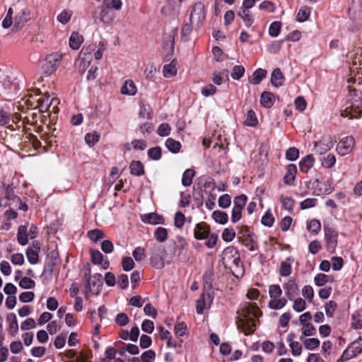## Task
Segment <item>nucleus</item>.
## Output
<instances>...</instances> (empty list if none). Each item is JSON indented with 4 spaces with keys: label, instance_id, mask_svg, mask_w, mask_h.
I'll return each instance as SVG.
<instances>
[{
    "label": "nucleus",
    "instance_id": "f257e3e1",
    "mask_svg": "<svg viewBox=\"0 0 362 362\" xmlns=\"http://www.w3.org/2000/svg\"><path fill=\"white\" fill-rule=\"evenodd\" d=\"M40 90L38 89H33L28 90L27 96L28 98L24 100L21 98V101L16 103L10 100H0V113H23L30 110L39 109L40 113H59L60 108L59 107V100L58 98L49 99V96L47 95L45 98L35 99V95H38Z\"/></svg>",
    "mask_w": 362,
    "mask_h": 362
},
{
    "label": "nucleus",
    "instance_id": "f03ea898",
    "mask_svg": "<svg viewBox=\"0 0 362 362\" xmlns=\"http://www.w3.org/2000/svg\"><path fill=\"white\" fill-rule=\"evenodd\" d=\"M260 310L255 304H248L242 310V318L237 321L238 329H241L246 335L255 332L256 323L254 318H258L261 315Z\"/></svg>",
    "mask_w": 362,
    "mask_h": 362
},
{
    "label": "nucleus",
    "instance_id": "7ed1b4c3",
    "mask_svg": "<svg viewBox=\"0 0 362 362\" xmlns=\"http://www.w3.org/2000/svg\"><path fill=\"white\" fill-rule=\"evenodd\" d=\"M25 84L23 76L14 77L13 75H4L0 71V93L8 96L17 94L21 86Z\"/></svg>",
    "mask_w": 362,
    "mask_h": 362
},
{
    "label": "nucleus",
    "instance_id": "20e7f679",
    "mask_svg": "<svg viewBox=\"0 0 362 362\" xmlns=\"http://www.w3.org/2000/svg\"><path fill=\"white\" fill-rule=\"evenodd\" d=\"M269 295L271 298L268 305L272 310H280L286 306L287 300L286 298H281L282 290L279 285L272 284L269 287Z\"/></svg>",
    "mask_w": 362,
    "mask_h": 362
},
{
    "label": "nucleus",
    "instance_id": "39448f33",
    "mask_svg": "<svg viewBox=\"0 0 362 362\" xmlns=\"http://www.w3.org/2000/svg\"><path fill=\"white\" fill-rule=\"evenodd\" d=\"M62 54L58 52H53L48 54L42 64V74L44 76H48L55 72L62 60Z\"/></svg>",
    "mask_w": 362,
    "mask_h": 362
},
{
    "label": "nucleus",
    "instance_id": "423d86ee",
    "mask_svg": "<svg viewBox=\"0 0 362 362\" xmlns=\"http://www.w3.org/2000/svg\"><path fill=\"white\" fill-rule=\"evenodd\" d=\"M206 18L205 7L203 3L199 1L194 4L191 11L189 21L195 23L197 29H199Z\"/></svg>",
    "mask_w": 362,
    "mask_h": 362
},
{
    "label": "nucleus",
    "instance_id": "0eeeda50",
    "mask_svg": "<svg viewBox=\"0 0 362 362\" xmlns=\"http://www.w3.org/2000/svg\"><path fill=\"white\" fill-rule=\"evenodd\" d=\"M87 272L85 273L83 278L86 279V288L89 289L90 292L98 293L101 286H103V277L100 274H95L94 275H90L89 265H87Z\"/></svg>",
    "mask_w": 362,
    "mask_h": 362
},
{
    "label": "nucleus",
    "instance_id": "6e6552de",
    "mask_svg": "<svg viewBox=\"0 0 362 362\" xmlns=\"http://www.w3.org/2000/svg\"><path fill=\"white\" fill-rule=\"evenodd\" d=\"M37 233V228L31 225L29 230H28V226H20L17 234V240L20 245H25L29 239H33L36 237Z\"/></svg>",
    "mask_w": 362,
    "mask_h": 362
},
{
    "label": "nucleus",
    "instance_id": "1a4fd4ad",
    "mask_svg": "<svg viewBox=\"0 0 362 362\" xmlns=\"http://www.w3.org/2000/svg\"><path fill=\"white\" fill-rule=\"evenodd\" d=\"M247 197L245 194L237 196L233 199V208L231 214V222L235 223L240 220L242 217V210L247 202Z\"/></svg>",
    "mask_w": 362,
    "mask_h": 362
},
{
    "label": "nucleus",
    "instance_id": "9d476101",
    "mask_svg": "<svg viewBox=\"0 0 362 362\" xmlns=\"http://www.w3.org/2000/svg\"><path fill=\"white\" fill-rule=\"evenodd\" d=\"M362 352V339L358 337L343 352L341 359L342 361H348L356 357Z\"/></svg>",
    "mask_w": 362,
    "mask_h": 362
},
{
    "label": "nucleus",
    "instance_id": "9b49d317",
    "mask_svg": "<svg viewBox=\"0 0 362 362\" xmlns=\"http://www.w3.org/2000/svg\"><path fill=\"white\" fill-rule=\"evenodd\" d=\"M325 238L327 242V250L330 252H334L337 245V231L327 225L324 226Z\"/></svg>",
    "mask_w": 362,
    "mask_h": 362
},
{
    "label": "nucleus",
    "instance_id": "f8f14e48",
    "mask_svg": "<svg viewBox=\"0 0 362 362\" xmlns=\"http://www.w3.org/2000/svg\"><path fill=\"white\" fill-rule=\"evenodd\" d=\"M165 248L161 245H156L151 252V264L156 269H161L164 267L163 255Z\"/></svg>",
    "mask_w": 362,
    "mask_h": 362
},
{
    "label": "nucleus",
    "instance_id": "ddd939ff",
    "mask_svg": "<svg viewBox=\"0 0 362 362\" xmlns=\"http://www.w3.org/2000/svg\"><path fill=\"white\" fill-rule=\"evenodd\" d=\"M355 139L353 136H345L337 145V151L341 156L349 154L353 149Z\"/></svg>",
    "mask_w": 362,
    "mask_h": 362
},
{
    "label": "nucleus",
    "instance_id": "4468645a",
    "mask_svg": "<svg viewBox=\"0 0 362 362\" xmlns=\"http://www.w3.org/2000/svg\"><path fill=\"white\" fill-rule=\"evenodd\" d=\"M334 141L331 135H325L321 139L315 144V150L320 154H323L329 151L334 146Z\"/></svg>",
    "mask_w": 362,
    "mask_h": 362
},
{
    "label": "nucleus",
    "instance_id": "2eb2a0df",
    "mask_svg": "<svg viewBox=\"0 0 362 362\" xmlns=\"http://www.w3.org/2000/svg\"><path fill=\"white\" fill-rule=\"evenodd\" d=\"M283 288L285 291V294L290 300H294L298 294V287L293 279H288L284 284Z\"/></svg>",
    "mask_w": 362,
    "mask_h": 362
},
{
    "label": "nucleus",
    "instance_id": "dca6fc26",
    "mask_svg": "<svg viewBox=\"0 0 362 362\" xmlns=\"http://www.w3.org/2000/svg\"><path fill=\"white\" fill-rule=\"evenodd\" d=\"M210 230V227L205 222L199 223L194 229V236L197 240L206 239L209 235Z\"/></svg>",
    "mask_w": 362,
    "mask_h": 362
},
{
    "label": "nucleus",
    "instance_id": "f3484780",
    "mask_svg": "<svg viewBox=\"0 0 362 362\" xmlns=\"http://www.w3.org/2000/svg\"><path fill=\"white\" fill-rule=\"evenodd\" d=\"M30 18V11L28 8L21 9L16 16L14 26L21 28L25 23Z\"/></svg>",
    "mask_w": 362,
    "mask_h": 362
},
{
    "label": "nucleus",
    "instance_id": "a211bd4d",
    "mask_svg": "<svg viewBox=\"0 0 362 362\" xmlns=\"http://www.w3.org/2000/svg\"><path fill=\"white\" fill-rule=\"evenodd\" d=\"M141 220L144 223L153 224V225L162 223L164 221L163 216H161L156 213L144 214L141 217Z\"/></svg>",
    "mask_w": 362,
    "mask_h": 362
},
{
    "label": "nucleus",
    "instance_id": "6ab92c4d",
    "mask_svg": "<svg viewBox=\"0 0 362 362\" xmlns=\"http://www.w3.org/2000/svg\"><path fill=\"white\" fill-rule=\"evenodd\" d=\"M136 87L132 80L124 81L121 88V93L123 95H134L136 93Z\"/></svg>",
    "mask_w": 362,
    "mask_h": 362
},
{
    "label": "nucleus",
    "instance_id": "aec40b11",
    "mask_svg": "<svg viewBox=\"0 0 362 362\" xmlns=\"http://www.w3.org/2000/svg\"><path fill=\"white\" fill-rule=\"evenodd\" d=\"M293 259L291 257L287 258L285 261H282L280 264L279 274L281 276H288L292 270L291 264Z\"/></svg>",
    "mask_w": 362,
    "mask_h": 362
},
{
    "label": "nucleus",
    "instance_id": "412c9836",
    "mask_svg": "<svg viewBox=\"0 0 362 362\" xmlns=\"http://www.w3.org/2000/svg\"><path fill=\"white\" fill-rule=\"evenodd\" d=\"M284 76L280 69H275L271 75V82L273 86L279 87L283 85Z\"/></svg>",
    "mask_w": 362,
    "mask_h": 362
},
{
    "label": "nucleus",
    "instance_id": "4be33fe9",
    "mask_svg": "<svg viewBox=\"0 0 362 362\" xmlns=\"http://www.w3.org/2000/svg\"><path fill=\"white\" fill-rule=\"evenodd\" d=\"M238 16L243 21L247 28H250L254 23V18L249 10L240 9L238 12Z\"/></svg>",
    "mask_w": 362,
    "mask_h": 362
},
{
    "label": "nucleus",
    "instance_id": "5701e85b",
    "mask_svg": "<svg viewBox=\"0 0 362 362\" xmlns=\"http://www.w3.org/2000/svg\"><path fill=\"white\" fill-rule=\"evenodd\" d=\"M6 320L9 322L8 332L11 335H16L18 332V325L16 315L14 313H9L7 315Z\"/></svg>",
    "mask_w": 362,
    "mask_h": 362
},
{
    "label": "nucleus",
    "instance_id": "b1692460",
    "mask_svg": "<svg viewBox=\"0 0 362 362\" xmlns=\"http://www.w3.org/2000/svg\"><path fill=\"white\" fill-rule=\"evenodd\" d=\"M315 159L312 155L306 156L299 163V168L303 173H307L313 166Z\"/></svg>",
    "mask_w": 362,
    "mask_h": 362
},
{
    "label": "nucleus",
    "instance_id": "393cba45",
    "mask_svg": "<svg viewBox=\"0 0 362 362\" xmlns=\"http://www.w3.org/2000/svg\"><path fill=\"white\" fill-rule=\"evenodd\" d=\"M296 173V166L293 164L288 165L286 174L284 177V182L286 185H291L295 180Z\"/></svg>",
    "mask_w": 362,
    "mask_h": 362
},
{
    "label": "nucleus",
    "instance_id": "a878e982",
    "mask_svg": "<svg viewBox=\"0 0 362 362\" xmlns=\"http://www.w3.org/2000/svg\"><path fill=\"white\" fill-rule=\"evenodd\" d=\"M267 71L263 69H257L255 70L250 79V82L252 84L257 85L266 77Z\"/></svg>",
    "mask_w": 362,
    "mask_h": 362
},
{
    "label": "nucleus",
    "instance_id": "bb28decb",
    "mask_svg": "<svg viewBox=\"0 0 362 362\" xmlns=\"http://www.w3.org/2000/svg\"><path fill=\"white\" fill-rule=\"evenodd\" d=\"M83 41V37L77 33H73L69 38V46L73 49H78Z\"/></svg>",
    "mask_w": 362,
    "mask_h": 362
},
{
    "label": "nucleus",
    "instance_id": "cd10ccee",
    "mask_svg": "<svg viewBox=\"0 0 362 362\" xmlns=\"http://www.w3.org/2000/svg\"><path fill=\"white\" fill-rule=\"evenodd\" d=\"M129 169L132 175L141 176L144 174V165L139 160L132 161L130 164Z\"/></svg>",
    "mask_w": 362,
    "mask_h": 362
},
{
    "label": "nucleus",
    "instance_id": "c85d7f7f",
    "mask_svg": "<svg viewBox=\"0 0 362 362\" xmlns=\"http://www.w3.org/2000/svg\"><path fill=\"white\" fill-rule=\"evenodd\" d=\"M274 100V95L270 92L264 91L261 95L260 103L265 107H270L273 105Z\"/></svg>",
    "mask_w": 362,
    "mask_h": 362
},
{
    "label": "nucleus",
    "instance_id": "c756f323",
    "mask_svg": "<svg viewBox=\"0 0 362 362\" xmlns=\"http://www.w3.org/2000/svg\"><path fill=\"white\" fill-rule=\"evenodd\" d=\"M194 175H195V172L193 169H190V168L187 169L182 175V184L185 187L190 186L192 183V179H193Z\"/></svg>",
    "mask_w": 362,
    "mask_h": 362
},
{
    "label": "nucleus",
    "instance_id": "7c9ffc66",
    "mask_svg": "<svg viewBox=\"0 0 362 362\" xmlns=\"http://www.w3.org/2000/svg\"><path fill=\"white\" fill-rule=\"evenodd\" d=\"M165 146L170 152L177 153L180 151L181 144L172 138H168L165 141Z\"/></svg>",
    "mask_w": 362,
    "mask_h": 362
},
{
    "label": "nucleus",
    "instance_id": "2f4dec72",
    "mask_svg": "<svg viewBox=\"0 0 362 362\" xmlns=\"http://www.w3.org/2000/svg\"><path fill=\"white\" fill-rule=\"evenodd\" d=\"M212 218L214 220L220 224H226L228 221V214L221 211H214L212 214Z\"/></svg>",
    "mask_w": 362,
    "mask_h": 362
},
{
    "label": "nucleus",
    "instance_id": "473e14b6",
    "mask_svg": "<svg viewBox=\"0 0 362 362\" xmlns=\"http://www.w3.org/2000/svg\"><path fill=\"white\" fill-rule=\"evenodd\" d=\"M163 76L165 78H170L176 75L177 69L175 64L172 61L170 64H165L163 69Z\"/></svg>",
    "mask_w": 362,
    "mask_h": 362
},
{
    "label": "nucleus",
    "instance_id": "72a5a7b5",
    "mask_svg": "<svg viewBox=\"0 0 362 362\" xmlns=\"http://www.w3.org/2000/svg\"><path fill=\"white\" fill-rule=\"evenodd\" d=\"M232 269H233V274L236 276H239V275H240V276L243 275V264L241 263L239 256L235 257L233 259Z\"/></svg>",
    "mask_w": 362,
    "mask_h": 362
},
{
    "label": "nucleus",
    "instance_id": "f704fd0d",
    "mask_svg": "<svg viewBox=\"0 0 362 362\" xmlns=\"http://www.w3.org/2000/svg\"><path fill=\"white\" fill-rule=\"evenodd\" d=\"M301 332L303 336L300 337V339L302 341L304 337L314 336L316 334V329L311 323H310L303 325Z\"/></svg>",
    "mask_w": 362,
    "mask_h": 362
},
{
    "label": "nucleus",
    "instance_id": "c9c22d12",
    "mask_svg": "<svg viewBox=\"0 0 362 362\" xmlns=\"http://www.w3.org/2000/svg\"><path fill=\"white\" fill-rule=\"evenodd\" d=\"M281 203L283 208L288 211H291L293 209L295 202L291 197H285L284 195L280 197Z\"/></svg>",
    "mask_w": 362,
    "mask_h": 362
},
{
    "label": "nucleus",
    "instance_id": "e433bc0d",
    "mask_svg": "<svg viewBox=\"0 0 362 362\" xmlns=\"http://www.w3.org/2000/svg\"><path fill=\"white\" fill-rule=\"evenodd\" d=\"M307 229L311 233L317 235L321 229V223L316 219H313L307 224Z\"/></svg>",
    "mask_w": 362,
    "mask_h": 362
},
{
    "label": "nucleus",
    "instance_id": "4c0bfd02",
    "mask_svg": "<svg viewBox=\"0 0 362 362\" xmlns=\"http://www.w3.org/2000/svg\"><path fill=\"white\" fill-rule=\"evenodd\" d=\"M321 163L323 167L326 168H330L333 167L336 163L335 156L331 153L323 156L321 158Z\"/></svg>",
    "mask_w": 362,
    "mask_h": 362
},
{
    "label": "nucleus",
    "instance_id": "58836bf2",
    "mask_svg": "<svg viewBox=\"0 0 362 362\" xmlns=\"http://www.w3.org/2000/svg\"><path fill=\"white\" fill-rule=\"evenodd\" d=\"M304 346L308 350H314L319 347L320 342L317 338H308L303 341Z\"/></svg>",
    "mask_w": 362,
    "mask_h": 362
},
{
    "label": "nucleus",
    "instance_id": "ea45409f",
    "mask_svg": "<svg viewBox=\"0 0 362 362\" xmlns=\"http://www.w3.org/2000/svg\"><path fill=\"white\" fill-rule=\"evenodd\" d=\"M154 235L158 242L163 243L167 239L168 230L163 227H158L155 230Z\"/></svg>",
    "mask_w": 362,
    "mask_h": 362
},
{
    "label": "nucleus",
    "instance_id": "a19ab883",
    "mask_svg": "<svg viewBox=\"0 0 362 362\" xmlns=\"http://www.w3.org/2000/svg\"><path fill=\"white\" fill-rule=\"evenodd\" d=\"M281 23L279 21H274L272 23L269 28V34L272 37H277L281 31Z\"/></svg>",
    "mask_w": 362,
    "mask_h": 362
},
{
    "label": "nucleus",
    "instance_id": "79ce46f5",
    "mask_svg": "<svg viewBox=\"0 0 362 362\" xmlns=\"http://www.w3.org/2000/svg\"><path fill=\"white\" fill-rule=\"evenodd\" d=\"M100 134L97 132L87 133L85 136V141L89 146H93L99 141Z\"/></svg>",
    "mask_w": 362,
    "mask_h": 362
},
{
    "label": "nucleus",
    "instance_id": "37998d69",
    "mask_svg": "<svg viewBox=\"0 0 362 362\" xmlns=\"http://www.w3.org/2000/svg\"><path fill=\"white\" fill-rule=\"evenodd\" d=\"M35 282L30 277H23L19 281V286L24 289L33 288Z\"/></svg>",
    "mask_w": 362,
    "mask_h": 362
},
{
    "label": "nucleus",
    "instance_id": "c03bdc74",
    "mask_svg": "<svg viewBox=\"0 0 362 362\" xmlns=\"http://www.w3.org/2000/svg\"><path fill=\"white\" fill-rule=\"evenodd\" d=\"M231 204V198L229 194H224L221 195L218 200V206L222 209H226L230 206Z\"/></svg>",
    "mask_w": 362,
    "mask_h": 362
},
{
    "label": "nucleus",
    "instance_id": "a18cd8bd",
    "mask_svg": "<svg viewBox=\"0 0 362 362\" xmlns=\"http://www.w3.org/2000/svg\"><path fill=\"white\" fill-rule=\"evenodd\" d=\"M310 8L308 7L300 8L296 16L297 21L298 22L305 21L310 16Z\"/></svg>",
    "mask_w": 362,
    "mask_h": 362
},
{
    "label": "nucleus",
    "instance_id": "49530a36",
    "mask_svg": "<svg viewBox=\"0 0 362 362\" xmlns=\"http://www.w3.org/2000/svg\"><path fill=\"white\" fill-rule=\"evenodd\" d=\"M72 16V12L69 10H64L57 16V21L65 25L71 19Z\"/></svg>",
    "mask_w": 362,
    "mask_h": 362
},
{
    "label": "nucleus",
    "instance_id": "de8ad7c7",
    "mask_svg": "<svg viewBox=\"0 0 362 362\" xmlns=\"http://www.w3.org/2000/svg\"><path fill=\"white\" fill-rule=\"evenodd\" d=\"M245 74V68L240 65H235L233 68L231 77L234 80H239Z\"/></svg>",
    "mask_w": 362,
    "mask_h": 362
},
{
    "label": "nucleus",
    "instance_id": "09e8293b",
    "mask_svg": "<svg viewBox=\"0 0 362 362\" xmlns=\"http://www.w3.org/2000/svg\"><path fill=\"white\" fill-rule=\"evenodd\" d=\"M37 252H36V250L33 249H28L26 251V255L28 262L32 264H35L38 262V255Z\"/></svg>",
    "mask_w": 362,
    "mask_h": 362
},
{
    "label": "nucleus",
    "instance_id": "8fccbe9b",
    "mask_svg": "<svg viewBox=\"0 0 362 362\" xmlns=\"http://www.w3.org/2000/svg\"><path fill=\"white\" fill-rule=\"evenodd\" d=\"M91 255V260L92 262L95 264H102L103 255L102 253L97 250H90Z\"/></svg>",
    "mask_w": 362,
    "mask_h": 362
},
{
    "label": "nucleus",
    "instance_id": "3c124183",
    "mask_svg": "<svg viewBox=\"0 0 362 362\" xmlns=\"http://www.w3.org/2000/svg\"><path fill=\"white\" fill-rule=\"evenodd\" d=\"M329 281V277L327 275H326L325 274H321V273L317 274L314 278L315 284L317 286H324Z\"/></svg>",
    "mask_w": 362,
    "mask_h": 362
},
{
    "label": "nucleus",
    "instance_id": "603ef678",
    "mask_svg": "<svg viewBox=\"0 0 362 362\" xmlns=\"http://www.w3.org/2000/svg\"><path fill=\"white\" fill-rule=\"evenodd\" d=\"M88 235L89 238L94 242H97L98 240L102 239L104 237L103 232L99 229L91 230L88 231Z\"/></svg>",
    "mask_w": 362,
    "mask_h": 362
},
{
    "label": "nucleus",
    "instance_id": "864d4df0",
    "mask_svg": "<svg viewBox=\"0 0 362 362\" xmlns=\"http://www.w3.org/2000/svg\"><path fill=\"white\" fill-rule=\"evenodd\" d=\"M185 222V216L182 212H177L174 218V225L178 228H181Z\"/></svg>",
    "mask_w": 362,
    "mask_h": 362
},
{
    "label": "nucleus",
    "instance_id": "5fc2aeb1",
    "mask_svg": "<svg viewBox=\"0 0 362 362\" xmlns=\"http://www.w3.org/2000/svg\"><path fill=\"white\" fill-rule=\"evenodd\" d=\"M235 237V232L232 228H225L222 233V238L226 242L232 241Z\"/></svg>",
    "mask_w": 362,
    "mask_h": 362
},
{
    "label": "nucleus",
    "instance_id": "6e6d98bb",
    "mask_svg": "<svg viewBox=\"0 0 362 362\" xmlns=\"http://www.w3.org/2000/svg\"><path fill=\"white\" fill-rule=\"evenodd\" d=\"M274 218L270 210H268L262 218V223L266 226H272L274 223Z\"/></svg>",
    "mask_w": 362,
    "mask_h": 362
},
{
    "label": "nucleus",
    "instance_id": "4d7b16f0",
    "mask_svg": "<svg viewBox=\"0 0 362 362\" xmlns=\"http://www.w3.org/2000/svg\"><path fill=\"white\" fill-rule=\"evenodd\" d=\"M122 268L124 271H130L134 267V262L132 257H126L122 261Z\"/></svg>",
    "mask_w": 362,
    "mask_h": 362
},
{
    "label": "nucleus",
    "instance_id": "13d9d810",
    "mask_svg": "<svg viewBox=\"0 0 362 362\" xmlns=\"http://www.w3.org/2000/svg\"><path fill=\"white\" fill-rule=\"evenodd\" d=\"M293 300H294V303L293 305V308L295 311L300 313L305 310V301L303 298H298Z\"/></svg>",
    "mask_w": 362,
    "mask_h": 362
},
{
    "label": "nucleus",
    "instance_id": "bf43d9fd",
    "mask_svg": "<svg viewBox=\"0 0 362 362\" xmlns=\"http://www.w3.org/2000/svg\"><path fill=\"white\" fill-rule=\"evenodd\" d=\"M299 156V151L295 147L289 148L286 152V158L289 160H295Z\"/></svg>",
    "mask_w": 362,
    "mask_h": 362
},
{
    "label": "nucleus",
    "instance_id": "052dcab7",
    "mask_svg": "<svg viewBox=\"0 0 362 362\" xmlns=\"http://www.w3.org/2000/svg\"><path fill=\"white\" fill-rule=\"evenodd\" d=\"M243 124L248 127H256L258 124V119L256 117V115H247L246 118L244 119Z\"/></svg>",
    "mask_w": 362,
    "mask_h": 362
},
{
    "label": "nucleus",
    "instance_id": "680f3d73",
    "mask_svg": "<svg viewBox=\"0 0 362 362\" xmlns=\"http://www.w3.org/2000/svg\"><path fill=\"white\" fill-rule=\"evenodd\" d=\"M171 128L168 124L163 123L159 125L157 133L160 136H165L170 134Z\"/></svg>",
    "mask_w": 362,
    "mask_h": 362
},
{
    "label": "nucleus",
    "instance_id": "e2e57ef3",
    "mask_svg": "<svg viewBox=\"0 0 362 362\" xmlns=\"http://www.w3.org/2000/svg\"><path fill=\"white\" fill-rule=\"evenodd\" d=\"M148 155L151 158L155 160H159L161 157V149L158 146L151 148L148 149Z\"/></svg>",
    "mask_w": 362,
    "mask_h": 362
},
{
    "label": "nucleus",
    "instance_id": "0e129e2a",
    "mask_svg": "<svg viewBox=\"0 0 362 362\" xmlns=\"http://www.w3.org/2000/svg\"><path fill=\"white\" fill-rule=\"evenodd\" d=\"M294 104L297 110L300 112L305 110L307 106L306 101L302 96L297 97L294 101Z\"/></svg>",
    "mask_w": 362,
    "mask_h": 362
},
{
    "label": "nucleus",
    "instance_id": "69168bd1",
    "mask_svg": "<svg viewBox=\"0 0 362 362\" xmlns=\"http://www.w3.org/2000/svg\"><path fill=\"white\" fill-rule=\"evenodd\" d=\"M132 255L136 261H141L145 257V250L143 247H137L134 250Z\"/></svg>",
    "mask_w": 362,
    "mask_h": 362
},
{
    "label": "nucleus",
    "instance_id": "338daca9",
    "mask_svg": "<svg viewBox=\"0 0 362 362\" xmlns=\"http://www.w3.org/2000/svg\"><path fill=\"white\" fill-rule=\"evenodd\" d=\"M141 329L148 334H151L153 332L154 325L153 321L149 320H145L141 324Z\"/></svg>",
    "mask_w": 362,
    "mask_h": 362
},
{
    "label": "nucleus",
    "instance_id": "774afa93",
    "mask_svg": "<svg viewBox=\"0 0 362 362\" xmlns=\"http://www.w3.org/2000/svg\"><path fill=\"white\" fill-rule=\"evenodd\" d=\"M156 358V353L153 350H148L144 352L141 356L142 362H150L151 360H154Z\"/></svg>",
    "mask_w": 362,
    "mask_h": 362
}]
</instances>
